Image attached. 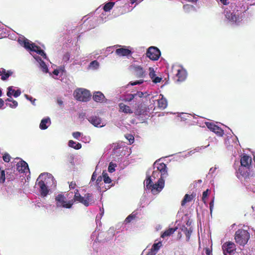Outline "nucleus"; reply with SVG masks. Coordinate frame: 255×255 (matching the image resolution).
Segmentation results:
<instances>
[{
    "label": "nucleus",
    "mask_w": 255,
    "mask_h": 255,
    "mask_svg": "<svg viewBox=\"0 0 255 255\" xmlns=\"http://www.w3.org/2000/svg\"><path fill=\"white\" fill-rule=\"evenodd\" d=\"M154 169L151 177L155 179L160 176L157 182L154 183V187H157L156 190L161 191L164 187V179L168 176L166 165L163 162L157 163L154 167Z\"/></svg>",
    "instance_id": "obj_1"
},
{
    "label": "nucleus",
    "mask_w": 255,
    "mask_h": 255,
    "mask_svg": "<svg viewBox=\"0 0 255 255\" xmlns=\"http://www.w3.org/2000/svg\"><path fill=\"white\" fill-rule=\"evenodd\" d=\"M240 162L241 167L238 169L239 173L245 179L249 178L251 174L250 169L252 162V157L247 155H244L241 158Z\"/></svg>",
    "instance_id": "obj_2"
},
{
    "label": "nucleus",
    "mask_w": 255,
    "mask_h": 255,
    "mask_svg": "<svg viewBox=\"0 0 255 255\" xmlns=\"http://www.w3.org/2000/svg\"><path fill=\"white\" fill-rule=\"evenodd\" d=\"M73 202L80 203L86 207L94 203L93 195L92 193H87L84 196H82L80 194L79 190L76 189L74 191V196L73 199L71 200Z\"/></svg>",
    "instance_id": "obj_3"
},
{
    "label": "nucleus",
    "mask_w": 255,
    "mask_h": 255,
    "mask_svg": "<svg viewBox=\"0 0 255 255\" xmlns=\"http://www.w3.org/2000/svg\"><path fill=\"white\" fill-rule=\"evenodd\" d=\"M250 238V235L248 231L242 229H238L235 234V242L240 246H245Z\"/></svg>",
    "instance_id": "obj_4"
},
{
    "label": "nucleus",
    "mask_w": 255,
    "mask_h": 255,
    "mask_svg": "<svg viewBox=\"0 0 255 255\" xmlns=\"http://www.w3.org/2000/svg\"><path fill=\"white\" fill-rule=\"evenodd\" d=\"M75 99L81 102L89 101L91 97L90 91L86 89H78L74 92Z\"/></svg>",
    "instance_id": "obj_5"
},
{
    "label": "nucleus",
    "mask_w": 255,
    "mask_h": 255,
    "mask_svg": "<svg viewBox=\"0 0 255 255\" xmlns=\"http://www.w3.org/2000/svg\"><path fill=\"white\" fill-rule=\"evenodd\" d=\"M56 207H62L66 209H70L72 207L73 205V202L71 200H69L67 202L66 201V198L64 195L59 194L57 195L55 198Z\"/></svg>",
    "instance_id": "obj_6"
},
{
    "label": "nucleus",
    "mask_w": 255,
    "mask_h": 255,
    "mask_svg": "<svg viewBox=\"0 0 255 255\" xmlns=\"http://www.w3.org/2000/svg\"><path fill=\"white\" fill-rule=\"evenodd\" d=\"M146 55L150 60L156 61L159 58L161 52L156 47L150 46L147 49Z\"/></svg>",
    "instance_id": "obj_7"
},
{
    "label": "nucleus",
    "mask_w": 255,
    "mask_h": 255,
    "mask_svg": "<svg viewBox=\"0 0 255 255\" xmlns=\"http://www.w3.org/2000/svg\"><path fill=\"white\" fill-rule=\"evenodd\" d=\"M222 249L224 255H232L234 254L236 248L234 243L228 242L223 245Z\"/></svg>",
    "instance_id": "obj_8"
},
{
    "label": "nucleus",
    "mask_w": 255,
    "mask_h": 255,
    "mask_svg": "<svg viewBox=\"0 0 255 255\" xmlns=\"http://www.w3.org/2000/svg\"><path fill=\"white\" fill-rule=\"evenodd\" d=\"M206 125L211 131L215 132L218 136H221L223 135L224 130L215 124L207 122L206 123Z\"/></svg>",
    "instance_id": "obj_9"
},
{
    "label": "nucleus",
    "mask_w": 255,
    "mask_h": 255,
    "mask_svg": "<svg viewBox=\"0 0 255 255\" xmlns=\"http://www.w3.org/2000/svg\"><path fill=\"white\" fill-rule=\"evenodd\" d=\"M88 121L96 127H103L105 126L102 119L97 116H92L87 119Z\"/></svg>",
    "instance_id": "obj_10"
},
{
    "label": "nucleus",
    "mask_w": 255,
    "mask_h": 255,
    "mask_svg": "<svg viewBox=\"0 0 255 255\" xmlns=\"http://www.w3.org/2000/svg\"><path fill=\"white\" fill-rule=\"evenodd\" d=\"M151 177L150 176H148L147 178L146 179L145 181V186L146 187L151 190V191L153 194H157L159 192H160L161 191L156 190V188H157V187H154V184L152 183V180H151Z\"/></svg>",
    "instance_id": "obj_11"
},
{
    "label": "nucleus",
    "mask_w": 255,
    "mask_h": 255,
    "mask_svg": "<svg viewBox=\"0 0 255 255\" xmlns=\"http://www.w3.org/2000/svg\"><path fill=\"white\" fill-rule=\"evenodd\" d=\"M37 185L39 187L40 195L43 197H46L49 193V190L45 182L42 180H40L38 182Z\"/></svg>",
    "instance_id": "obj_12"
},
{
    "label": "nucleus",
    "mask_w": 255,
    "mask_h": 255,
    "mask_svg": "<svg viewBox=\"0 0 255 255\" xmlns=\"http://www.w3.org/2000/svg\"><path fill=\"white\" fill-rule=\"evenodd\" d=\"M16 169L18 172L21 173H25L27 171H29L28 164L24 160H21L17 163Z\"/></svg>",
    "instance_id": "obj_13"
},
{
    "label": "nucleus",
    "mask_w": 255,
    "mask_h": 255,
    "mask_svg": "<svg viewBox=\"0 0 255 255\" xmlns=\"http://www.w3.org/2000/svg\"><path fill=\"white\" fill-rule=\"evenodd\" d=\"M132 69L135 76L137 78H143L145 76V71L140 66H133Z\"/></svg>",
    "instance_id": "obj_14"
},
{
    "label": "nucleus",
    "mask_w": 255,
    "mask_h": 255,
    "mask_svg": "<svg viewBox=\"0 0 255 255\" xmlns=\"http://www.w3.org/2000/svg\"><path fill=\"white\" fill-rule=\"evenodd\" d=\"M116 53L120 56H126L131 54V51L126 47H122L117 49L116 50Z\"/></svg>",
    "instance_id": "obj_15"
},
{
    "label": "nucleus",
    "mask_w": 255,
    "mask_h": 255,
    "mask_svg": "<svg viewBox=\"0 0 255 255\" xmlns=\"http://www.w3.org/2000/svg\"><path fill=\"white\" fill-rule=\"evenodd\" d=\"M175 77L177 81H183L186 78V72L184 69H179L177 70Z\"/></svg>",
    "instance_id": "obj_16"
},
{
    "label": "nucleus",
    "mask_w": 255,
    "mask_h": 255,
    "mask_svg": "<svg viewBox=\"0 0 255 255\" xmlns=\"http://www.w3.org/2000/svg\"><path fill=\"white\" fill-rule=\"evenodd\" d=\"M105 97L101 92H95L93 96V100L96 102H102L104 101Z\"/></svg>",
    "instance_id": "obj_17"
},
{
    "label": "nucleus",
    "mask_w": 255,
    "mask_h": 255,
    "mask_svg": "<svg viewBox=\"0 0 255 255\" xmlns=\"http://www.w3.org/2000/svg\"><path fill=\"white\" fill-rule=\"evenodd\" d=\"M119 107L120 109L119 111L121 112H123L125 114L133 113V111L130 108L124 103H120Z\"/></svg>",
    "instance_id": "obj_18"
},
{
    "label": "nucleus",
    "mask_w": 255,
    "mask_h": 255,
    "mask_svg": "<svg viewBox=\"0 0 255 255\" xmlns=\"http://www.w3.org/2000/svg\"><path fill=\"white\" fill-rule=\"evenodd\" d=\"M146 109L145 106L142 103H140L137 105L135 110L134 114L138 116L143 115L146 112Z\"/></svg>",
    "instance_id": "obj_19"
},
{
    "label": "nucleus",
    "mask_w": 255,
    "mask_h": 255,
    "mask_svg": "<svg viewBox=\"0 0 255 255\" xmlns=\"http://www.w3.org/2000/svg\"><path fill=\"white\" fill-rule=\"evenodd\" d=\"M51 124L49 118L43 119L39 125V127L41 129H46Z\"/></svg>",
    "instance_id": "obj_20"
},
{
    "label": "nucleus",
    "mask_w": 255,
    "mask_h": 255,
    "mask_svg": "<svg viewBox=\"0 0 255 255\" xmlns=\"http://www.w3.org/2000/svg\"><path fill=\"white\" fill-rule=\"evenodd\" d=\"M195 197V195L194 194H188L185 195L184 198L181 201V205L182 206H184L187 203L191 202Z\"/></svg>",
    "instance_id": "obj_21"
},
{
    "label": "nucleus",
    "mask_w": 255,
    "mask_h": 255,
    "mask_svg": "<svg viewBox=\"0 0 255 255\" xmlns=\"http://www.w3.org/2000/svg\"><path fill=\"white\" fill-rule=\"evenodd\" d=\"M8 91L7 92V96L10 97L12 94H13L14 97H18L21 94V91L20 90H14L12 89V86H10L7 88Z\"/></svg>",
    "instance_id": "obj_22"
},
{
    "label": "nucleus",
    "mask_w": 255,
    "mask_h": 255,
    "mask_svg": "<svg viewBox=\"0 0 255 255\" xmlns=\"http://www.w3.org/2000/svg\"><path fill=\"white\" fill-rule=\"evenodd\" d=\"M13 72L11 71H7L4 69H2L0 71V76H1V79L3 81L6 80L12 74Z\"/></svg>",
    "instance_id": "obj_23"
},
{
    "label": "nucleus",
    "mask_w": 255,
    "mask_h": 255,
    "mask_svg": "<svg viewBox=\"0 0 255 255\" xmlns=\"http://www.w3.org/2000/svg\"><path fill=\"white\" fill-rule=\"evenodd\" d=\"M177 229V227L169 228L165 231L161 235V237L164 238L166 237L170 236L172 235Z\"/></svg>",
    "instance_id": "obj_24"
},
{
    "label": "nucleus",
    "mask_w": 255,
    "mask_h": 255,
    "mask_svg": "<svg viewBox=\"0 0 255 255\" xmlns=\"http://www.w3.org/2000/svg\"><path fill=\"white\" fill-rule=\"evenodd\" d=\"M158 106L160 109H164L167 107V102L165 98H162L157 101Z\"/></svg>",
    "instance_id": "obj_25"
},
{
    "label": "nucleus",
    "mask_w": 255,
    "mask_h": 255,
    "mask_svg": "<svg viewBox=\"0 0 255 255\" xmlns=\"http://www.w3.org/2000/svg\"><path fill=\"white\" fill-rule=\"evenodd\" d=\"M226 17L229 20L234 22H237L239 20L238 16L231 12H227L226 14Z\"/></svg>",
    "instance_id": "obj_26"
},
{
    "label": "nucleus",
    "mask_w": 255,
    "mask_h": 255,
    "mask_svg": "<svg viewBox=\"0 0 255 255\" xmlns=\"http://www.w3.org/2000/svg\"><path fill=\"white\" fill-rule=\"evenodd\" d=\"M68 145L72 147L75 149H80L82 147V145L81 143L78 142L76 143L74 141L72 140H70L68 142Z\"/></svg>",
    "instance_id": "obj_27"
},
{
    "label": "nucleus",
    "mask_w": 255,
    "mask_h": 255,
    "mask_svg": "<svg viewBox=\"0 0 255 255\" xmlns=\"http://www.w3.org/2000/svg\"><path fill=\"white\" fill-rule=\"evenodd\" d=\"M161 242H158L157 243H154L150 250V251L155 253V255L157 253L160 247L162 246Z\"/></svg>",
    "instance_id": "obj_28"
},
{
    "label": "nucleus",
    "mask_w": 255,
    "mask_h": 255,
    "mask_svg": "<svg viewBox=\"0 0 255 255\" xmlns=\"http://www.w3.org/2000/svg\"><path fill=\"white\" fill-rule=\"evenodd\" d=\"M182 230L186 236V241L189 242L190 239V236L192 233V229L191 228L187 229V228L185 227L184 229H182Z\"/></svg>",
    "instance_id": "obj_29"
},
{
    "label": "nucleus",
    "mask_w": 255,
    "mask_h": 255,
    "mask_svg": "<svg viewBox=\"0 0 255 255\" xmlns=\"http://www.w3.org/2000/svg\"><path fill=\"white\" fill-rule=\"evenodd\" d=\"M115 5L114 2H109L106 3L103 7V9L105 11H109L112 9Z\"/></svg>",
    "instance_id": "obj_30"
},
{
    "label": "nucleus",
    "mask_w": 255,
    "mask_h": 255,
    "mask_svg": "<svg viewBox=\"0 0 255 255\" xmlns=\"http://www.w3.org/2000/svg\"><path fill=\"white\" fill-rule=\"evenodd\" d=\"M136 218V214L134 213V212H133L126 218L125 222L126 224L129 223L131 222L132 220H134Z\"/></svg>",
    "instance_id": "obj_31"
},
{
    "label": "nucleus",
    "mask_w": 255,
    "mask_h": 255,
    "mask_svg": "<svg viewBox=\"0 0 255 255\" xmlns=\"http://www.w3.org/2000/svg\"><path fill=\"white\" fill-rule=\"evenodd\" d=\"M102 175L103 180L105 183L109 184L112 182L111 179L110 178V177L108 176V174L107 173L103 172Z\"/></svg>",
    "instance_id": "obj_32"
},
{
    "label": "nucleus",
    "mask_w": 255,
    "mask_h": 255,
    "mask_svg": "<svg viewBox=\"0 0 255 255\" xmlns=\"http://www.w3.org/2000/svg\"><path fill=\"white\" fill-rule=\"evenodd\" d=\"M41 68L43 72L47 73L48 71V69L45 63L40 59V61L39 62Z\"/></svg>",
    "instance_id": "obj_33"
},
{
    "label": "nucleus",
    "mask_w": 255,
    "mask_h": 255,
    "mask_svg": "<svg viewBox=\"0 0 255 255\" xmlns=\"http://www.w3.org/2000/svg\"><path fill=\"white\" fill-rule=\"evenodd\" d=\"M24 46L26 49L31 50L32 46H33V43H30L28 39L24 40L23 41Z\"/></svg>",
    "instance_id": "obj_34"
},
{
    "label": "nucleus",
    "mask_w": 255,
    "mask_h": 255,
    "mask_svg": "<svg viewBox=\"0 0 255 255\" xmlns=\"http://www.w3.org/2000/svg\"><path fill=\"white\" fill-rule=\"evenodd\" d=\"M5 172L0 168V183H3L5 181Z\"/></svg>",
    "instance_id": "obj_35"
},
{
    "label": "nucleus",
    "mask_w": 255,
    "mask_h": 255,
    "mask_svg": "<svg viewBox=\"0 0 255 255\" xmlns=\"http://www.w3.org/2000/svg\"><path fill=\"white\" fill-rule=\"evenodd\" d=\"M135 99L134 94H128L125 98V101L127 102H130L132 100Z\"/></svg>",
    "instance_id": "obj_36"
},
{
    "label": "nucleus",
    "mask_w": 255,
    "mask_h": 255,
    "mask_svg": "<svg viewBox=\"0 0 255 255\" xmlns=\"http://www.w3.org/2000/svg\"><path fill=\"white\" fill-rule=\"evenodd\" d=\"M209 191H210L209 189H207L206 191H204L203 193L202 200L205 204H206V199L208 196Z\"/></svg>",
    "instance_id": "obj_37"
},
{
    "label": "nucleus",
    "mask_w": 255,
    "mask_h": 255,
    "mask_svg": "<svg viewBox=\"0 0 255 255\" xmlns=\"http://www.w3.org/2000/svg\"><path fill=\"white\" fill-rule=\"evenodd\" d=\"M116 166V164H114L113 162H110L108 167L109 172L112 173L115 171V167Z\"/></svg>",
    "instance_id": "obj_38"
},
{
    "label": "nucleus",
    "mask_w": 255,
    "mask_h": 255,
    "mask_svg": "<svg viewBox=\"0 0 255 255\" xmlns=\"http://www.w3.org/2000/svg\"><path fill=\"white\" fill-rule=\"evenodd\" d=\"M3 160L6 162H8L11 158L10 155L7 153H5L2 156Z\"/></svg>",
    "instance_id": "obj_39"
},
{
    "label": "nucleus",
    "mask_w": 255,
    "mask_h": 255,
    "mask_svg": "<svg viewBox=\"0 0 255 255\" xmlns=\"http://www.w3.org/2000/svg\"><path fill=\"white\" fill-rule=\"evenodd\" d=\"M149 75L150 78L152 80L156 76V74L155 73V71H154L153 69L152 68H149Z\"/></svg>",
    "instance_id": "obj_40"
},
{
    "label": "nucleus",
    "mask_w": 255,
    "mask_h": 255,
    "mask_svg": "<svg viewBox=\"0 0 255 255\" xmlns=\"http://www.w3.org/2000/svg\"><path fill=\"white\" fill-rule=\"evenodd\" d=\"M126 138L128 140L129 144H132L134 141V137L131 134H128L126 135Z\"/></svg>",
    "instance_id": "obj_41"
},
{
    "label": "nucleus",
    "mask_w": 255,
    "mask_h": 255,
    "mask_svg": "<svg viewBox=\"0 0 255 255\" xmlns=\"http://www.w3.org/2000/svg\"><path fill=\"white\" fill-rule=\"evenodd\" d=\"M70 57V53L67 52L65 54H64L62 59L64 62H66L69 60Z\"/></svg>",
    "instance_id": "obj_42"
},
{
    "label": "nucleus",
    "mask_w": 255,
    "mask_h": 255,
    "mask_svg": "<svg viewBox=\"0 0 255 255\" xmlns=\"http://www.w3.org/2000/svg\"><path fill=\"white\" fill-rule=\"evenodd\" d=\"M37 53L41 56L43 58L46 59V54L43 50L41 49V48L37 51Z\"/></svg>",
    "instance_id": "obj_43"
},
{
    "label": "nucleus",
    "mask_w": 255,
    "mask_h": 255,
    "mask_svg": "<svg viewBox=\"0 0 255 255\" xmlns=\"http://www.w3.org/2000/svg\"><path fill=\"white\" fill-rule=\"evenodd\" d=\"M40 47L37 45H36L33 43V46L31 47L30 51H34L37 53V51L40 49Z\"/></svg>",
    "instance_id": "obj_44"
},
{
    "label": "nucleus",
    "mask_w": 255,
    "mask_h": 255,
    "mask_svg": "<svg viewBox=\"0 0 255 255\" xmlns=\"http://www.w3.org/2000/svg\"><path fill=\"white\" fill-rule=\"evenodd\" d=\"M103 177L101 176H100L98 177L96 180V185L98 186V188H100V185L101 184V182L102 181Z\"/></svg>",
    "instance_id": "obj_45"
},
{
    "label": "nucleus",
    "mask_w": 255,
    "mask_h": 255,
    "mask_svg": "<svg viewBox=\"0 0 255 255\" xmlns=\"http://www.w3.org/2000/svg\"><path fill=\"white\" fill-rule=\"evenodd\" d=\"M134 94V96L135 98V100L137 99L136 97L142 98L144 95L143 93L142 92H140V91H138Z\"/></svg>",
    "instance_id": "obj_46"
},
{
    "label": "nucleus",
    "mask_w": 255,
    "mask_h": 255,
    "mask_svg": "<svg viewBox=\"0 0 255 255\" xmlns=\"http://www.w3.org/2000/svg\"><path fill=\"white\" fill-rule=\"evenodd\" d=\"M143 82V80H138V81H136L134 82H130L129 83V84L130 85H131V86H134V85H137V84H141Z\"/></svg>",
    "instance_id": "obj_47"
},
{
    "label": "nucleus",
    "mask_w": 255,
    "mask_h": 255,
    "mask_svg": "<svg viewBox=\"0 0 255 255\" xmlns=\"http://www.w3.org/2000/svg\"><path fill=\"white\" fill-rule=\"evenodd\" d=\"M81 133L79 131L74 132L72 133L73 136L76 139H78L79 137L81 136Z\"/></svg>",
    "instance_id": "obj_48"
},
{
    "label": "nucleus",
    "mask_w": 255,
    "mask_h": 255,
    "mask_svg": "<svg viewBox=\"0 0 255 255\" xmlns=\"http://www.w3.org/2000/svg\"><path fill=\"white\" fill-rule=\"evenodd\" d=\"M11 102H12V104H9L8 105L10 107L16 108L17 106L18 103L16 101L13 100Z\"/></svg>",
    "instance_id": "obj_49"
},
{
    "label": "nucleus",
    "mask_w": 255,
    "mask_h": 255,
    "mask_svg": "<svg viewBox=\"0 0 255 255\" xmlns=\"http://www.w3.org/2000/svg\"><path fill=\"white\" fill-rule=\"evenodd\" d=\"M162 78L159 77H155L153 79H152V81L154 83H157L161 82Z\"/></svg>",
    "instance_id": "obj_50"
},
{
    "label": "nucleus",
    "mask_w": 255,
    "mask_h": 255,
    "mask_svg": "<svg viewBox=\"0 0 255 255\" xmlns=\"http://www.w3.org/2000/svg\"><path fill=\"white\" fill-rule=\"evenodd\" d=\"M76 186L75 182L72 181L69 183V188L70 189H74Z\"/></svg>",
    "instance_id": "obj_51"
},
{
    "label": "nucleus",
    "mask_w": 255,
    "mask_h": 255,
    "mask_svg": "<svg viewBox=\"0 0 255 255\" xmlns=\"http://www.w3.org/2000/svg\"><path fill=\"white\" fill-rule=\"evenodd\" d=\"M25 97H26V98L27 99V100H29V101H30L32 104H34V102L35 101V99H33V98L31 97H29L28 95H25Z\"/></svg>",
    "instance_id": "obj_52"
},
{
    "label": "nucleus",
    "mask_w": 255,
    "mask_h": 255,
    "mask_svg": "<svg viewBox=\"0 0 255 255\" xmlns=\"http://www.w3.org/2000/svg\"><path fill=\"white\" fill-rule=\"evenodd\" d=\"M96 177H97V174L96 173V172L95 171L93 172V173L92 175L90 183L91 182L94 181L96 180Z\"/></svg>",
    "instance_id": "obj_53"
},
{
    "label": "nucleus",
    "mask_w": 255,
    "mask_h": 255,
    "mask_svg": "<svg viewBox=\"0 0 255 255\" xmlns=\"http://www.w3.org/2000/svg\"><path fill=\"white\" fill-rule=\"evenodd\" d=\"M209 205H210V212L211 213L212 212L213 207H214V200H213L210 202Z\"/></svg>",
    "instance_id": "obj_54"
},
{
    "label": "nucleus",
    "mask_w": 255,
    "mask_h": 255,
    "mask_svg": "<svg viewBox=\"0 0 255 255\" xmlns=\"http://www.w3.org/2000/svg\"><path fill=\"white\" fill-rule=\"evenodd\" d=\"M90 65L94 67H98L99 66V63L96 60H94L90 63Z\"/></svg>",
    "instance_id": "obj_55"
},
{
    "label": "nucleus",
    "mask_w": 255,
    "mask_h": 255,
    "mask_svg": "<svg viewBox=\"0 0 255 255\" xmlns=\"http://www.w3.org/2000/svg\"><path fill=\"white\" fill-rule=\"evenodd\" d=\"M220 1L224 5H228L229 4V2H228L227 0H220Z\"/></svg>",
    "instance_id": "obj_56"
},
{
    "label": "nucleus",
    "mask_w": 255,
    "mask_h": 255,
    "mask_svg": "<svg viewBox=\"0 0 255 255\" xmlns=\"http://www.w3.org/2000/svg\"><path fill=\"white\" fill-rule=\"evenodd\" d=\"M4 105V101L0 98V109Z\"/></svg>",
    "instance_id": "obj_57"
},
{
    "label": "nucleus",
    "mask_w": 255,
    "mask_h": 255,
    "mask_svg": "<svg viewBox=\"0 0 255 255\" xmlns=\"http://www.w3.org/2000/svg\"><path fill=\"white\" fill-rule=\"evenodd\" d=\"M53 73L55 75H58L59 73V71L57 69H55L53 71Z\"/></svg>",
    "instance_id": "obj_58"
},
{
    "label": "nucleus",
    "mask_w": 255,
    "mask_h": 255,
    "mask_svg": "<svg viewBox=\"0 0 255 255\" xmlns=\"http://www.w3.org/2000/svg\"><path fill=\"white\" fill-rule=\"evenodd\" d=\"M206 253L207 255H211V252H210L209 249H208V248L206 249Z\"/></svg>",
    "instance_id": "obj_59"
},
{
    "label": "nucleus",
    "mask_w": 255,
    "mask_h": 255,
    "mask_svg": "<svg viewBox=\"0 0 255 255\" xmlns=\"http://www.w3.org/2000/svg\"><path fill=\"white\" fill-rule=\"evenodd\" d=\"M146 255H155V253L151 251L149 252Z\"/></svg>",
    "instance_id": "obj_60"
},
{
    "label": "nucleus",
    "mask_w": 255,
    "mask_h": 255,
    "mask_svg": "<svg viewBox=\"0 0 255 255\" xmlns=\"http://www.w3.org/2000/svg\"><path fill=\"white\" fill-rule=\"evenodd\" d=\"M137 0H131V3L133 4L134 2H135Z\"/></svg>",
    "instance_id": "obj_61"
},
{
    "label": "nucleus",
    "mask_w": 255,
    "mask_h": 255,
    "mask_svg": "<svg viewBox=\"0 0 255 255\" xmlns=\"http://www.w3.org/2000/svg\"><path fill=\"white\" fill-rule=\"evenodd\" d=\"M13 100L12 99H11L10 98H7L6 100V101H9V102H12Z\"/></svg>",
    "instance_id": "obj_62"
},
{
    "label": "nucleus",
    "mask_w": 255,
    "mask_h": 255,
    "mask_svg": "<svg viewBox=\"0 0 255 255\" xmlns=\"http://www.w3.org/2000/svg\"><path fill=\"white\" fill-rule=\"evenodd\" d=\"M2 95V91L0 89V97H1Z\"/></svg>",
    "instance_id": "obj_63"
},
{
    "label": "nucleus",
    "mask_w": 255,
    "mask_h": 255,
    "mask_svg": "<svg viewBox=\"0 0 255 255\" xmlns=\"http://www.w3.org/2000/svg\"><path fill=\"white\" fill-rule=\"evenodd\" d=\"M184 255L181 254V255Z\"/></svg>",
    "instance_id": "obj_64"
}]
</instances>
